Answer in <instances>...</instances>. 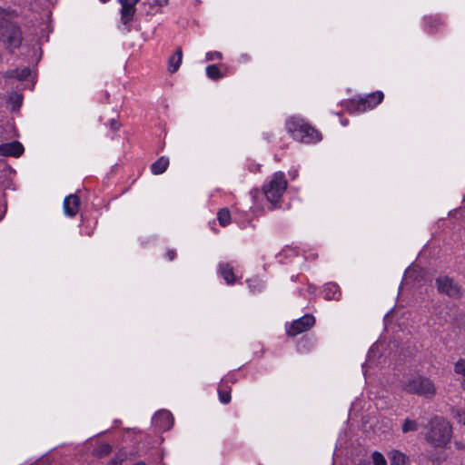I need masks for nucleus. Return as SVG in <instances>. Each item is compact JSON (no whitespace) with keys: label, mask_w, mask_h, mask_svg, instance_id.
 Listing matches in <instances>:
<instances>
[{"label":"nucleus","mask_w":465,"mask_h":465,"mask_svg":"<svg viewBox=\"0 0 465 465\" xmlns=\"http://www.w3.org/2000/svg\"><path fill=\"white\" fill-rule=\"evenodd\" d=\"M401 389L409 394L417 395L425 399H432L437 394L434 381L424 375H413L401 381Z\"/></svg>","instance_id":"f257e3e1"},{"label":"nucleus","mask_w":465,"mask_h":465,"mask_svg":"<svg viewBox=\"0 0 465 465\" xmlns=\"http://www.w3.org/2000/svg\"><path fill=\"white\" fill-rule=\"evenodd\" d=\"M0 41L10 53L19 48L23 41L21 28L5 16L3 9H0Z\"/></svg>","instance_id":"f03ea898"},{"label":"nucleus","mask_w":465,"mask_h":465,"mask_svg":"<svg viewBox=\"0 0 465 465\" xmlns=\"http://www.w3.org/2000/svg\"><path fill=\"white\" fill-rule=\"evenodd\" d=\"M285 126L293 139L299 142L311 143L322 140L321 134L302 118L295 116L290 117L286 121Z\"/></svg>","instance_id":"7ed1b4c3"},{"label":"nucleus","mask_w":465,"mask_h":465,"mask_svg":"<svg viewBox=\"0 0 465 465\" xmlns=\"http://www.w3.org/2000/svg\"><path fill=\"white\" fill-rule=\"evenodd\" d=\"M430 429L426 434V440L435 446H442L448 443L452 435V427L450 422L436 416L430 421Z\"/></svg>","instance_id":"20e7f679"},{"label":"nucleus","mask_w":465,"mask_h":465,"mask_svg":"<svg viewBox=\"0 0 465 465\" xmlns=\"http://www.w3.org/2000/svg\"><path fill=\"white\" fill-rule=\"evenodd\" d=\"M140 0H118L121 4V22L124 25H129L135 15V5ZM169 0H144L143 5H148L150 9L148 12H157L162 6L168 4Z\"/></svg>","instance_id":"39448f33"},{"label":"nucleus","mask_w":465,"mask_h":465,"mask_svg":"<svg viewBox=\"0 0 465 465\" xmlns=\"http://www.w3.org/2000/svg\"><path fill=\"white\" fill-rule=\"evenodd\" d=\"M384 98L381 91L371 93L360 99L350 100L346 103V110L351 114H360L371 110L380 104Z\"/></svg>","instance_id":"423d86ee"},{"label":"nucleus","mask_w":465,"mask_h":465,"mask_svg":"<svg viewBox=\"0 0 465 465\" xmlns=\"http://www.w3.org/2000/svg\"><path fill=\"white\" fill-rule=\"evenodd\" d=\"M287 188V181L282 172H276L271 180L263 185V193L271 203H277Z\"/></svg>","instance_id":"0eeeda50"},{"label":"nucleus","mask_w":465,"mask_h":465,"mask_svg":"<svg viewBox=\"0 0 465 465\" xmlns=\"http://www.w3.org/2000/svg\"><path fill=\"white\" fill-rule=\"evenodd\" d=\"M436 286L439 292L458 299L461 296V288L458 282L449 276H439L436 279Z\"/></svg>","instance_id":"6e6552de"},{"label":"nucleus","mask_w":465,"mask_h":465,"mask_svg":"<svg viewBox=\"0 0 465 465\" xmlns=\"http://www.w3.org/2000/svg\"><path fill=\"white\" fill-rule=\"evenodd\" d=\"M315 324V318L312 314H305L293 321L286 329L289 336H296L310 330Z\"/></svg>","instance_id":"1a4fd4ad"},{"label":"nucleus","mask_w":465,"mask_h":465,"mask_svg":"<svg viewBox=\"0 0 465 465\" xmlns=\"http://www.w3.org/2000/svg\"><path fill=\"white\" fill-rule=\"evenodd\" d=\"M153 422L158 430H168L173 425V417L170 411L163 410L154 414Z\"/></svg>","instance_id":"9d476101"},{"label":"nucleus","mask_w":465,"mask_h":465,"mask_svg":"<svg viewBox=\"0 0 465 465\" xmlns=\"http://www.w3.org/2000/svg\"><path fill=\"white\" fill-rule=\"evenodd\" d=\"M81 201L78 195L70 194L64 200L63 208L66 216L74 217L80 209Z\"/></svg>","instance_id":"9b49d317"},{"label":"nucleus","mask_w":465,"mask_h":465,"mask_svg":"<svg viewBox=\"0 0 465 465\" xmlns=\"http://www.w3.org/2000/svg\"><path fill=\"white\" fill-rule=\"evenodd\" d=\"M24 153V146L21 143L14 141L0 144V155L19 157Z\"/></svg>","instance_id":"f8f14e48"},{"label":"nucleus","mask_w":465,"mask_h":465,"mask_svg":"<svg viewBox=\"0 0 465 465\" xmlns=\"http://www.w3.org/2000/svg\"><path fill=\"white\" fill-rule=\"evenodd\" d=\"M391 465H407L410 458L399 450H391L387 453Z\"/></svg>","instance_id":"ddd939ff"},{"label":"nucleus","mask_w":465,"mask_h":465,"mask_svg":"<svg viewBox=\"0 0 465 465\" xmlns=\"http://www.w3.org/2000/svg\"><path fill=\"white\" fill-rule=\"evenodd\" d=\"M31 74V70L29 67L16 68L14 70L5 71L3 74L5 78H15L17 80H25Z\"/></svg>","instance_id":"4468645a"},{"label":"nucleus","mask_w":465,"mask_h":465,"mask_svg":"<svg viewBox=\"0 0 465 465\" xmlns=\"http://www.w3.org/2000/svg\"><path fill=\"white\" fill-rule=\"evenodd\" d=\"M219 272H220L221 275L223 276V278L224 279V281L228 284H232L235 282L236 279H235V275L233 272V268L230 263H226V262L220 263L219 264Z\"/></svg>","instance_id":"2eb2a0df"},{"label":"nucleus","mask_w":465,"mask_h":465,"mask_svg":"<svg viewBox=\"0 0 465 465\" xmlns=\"http://www.w3.org/2000/svg\"><path fill=\"white\" fill-rule=\"evenodd\" d=\"M323 293H324V298L327 301H331V300L337 301L340 299V297L341 295L339 286L336 283H332V282L327 283L324 286Z\"/></svg>","instance_id":"dca6fc26"},{"label":"nucleus","mask_w":465,"mask_h":465,"mask_svg":"<svg viewBox=\"0 0 465 465\" xmlns=\"http://www.w3.org/2000/svg\"><path fill=\"white\" fill-rule=\"evenodd\" d=\"M169 166V158L165 156H161L157 161H155L151 165V172L155 174L159 175L163 173L167 167Z\"/></svg>","instance_id":"f3484780"},{"label":"nucleus","mask_w":465,"mask_h":465,"mask_svg":"<svg viewBox=\"0 0 465 465\" xmlns=\"http://www.w3.org/2000/svg\"><path fill=\"white\" fill-rule=\"evenodd\" d=\"M183 61V51L182 48L179 47L175 53L169 58V71L170 73H175Z\"/></svg>","instance_id":"a211bd4d"},{"label":"nucleus","mask_w":465,"mask_h":465,"mask_svg":"<svg viewBox=\"0 0 465 465\" xmlns=\"http://www.w3.org/2000/svg\"><path fill=\"white\" fill-rule=\"evenodd\" d=\"M205 72L206 75L213 81H218L223 76L216 64L208 65L205 69Z\"/></svg>","instance_id":"6ab92c4d"},{"label":"nucleus","mask_w":465,"mask_h":465,"mask_svg":"<svg viewBox=\"0 0 465 465\" xmlns=\"http://www.w3.org/2000/svg\"><path fill=\"white\" fill-rule=\"evenodd\" d=\"M217 220L223 227L231 223V213L227 208L221 209L217 213Z\"/></svg>","instance_id":"aec40b11"},{"label":"nucleus","mask_w":465,"mask_h":465,"mask_svg":"<svg viewBox=\"0 0 465 465\" xmlns=\"http://www.w3.org/2000/svg\"><path fill=\"white\" fill-rule=\"evenodd\" d=\"M454 371L462 377L463 381L461 384L462 387L465 388V359H460L454 364Z\"/></svg>","instance_id":"412c9836"},{"label":"nucleus","mask_w":465,"mask_h":465,"mask_svg":"<svg viewBox=\"0 0 465 465\" xmlns=\"http://www.w3.org/2000/svg\"><path fill=\"white\" fill-rule=\"evenodd\" d=\"M402 432L415 431L418 430V422L414 420L406 419L402 424Z\"/></svg>","instance_id":"4be33fe9"},{"label":"nucleus","mask_w":465,"mask_h":465,"mask_svg":"<svg viewBox=\"0 0 465 465\" xmlns=\"http://www.w3.org/2000/svg\"><path fill=\"white\" fill-rule=\"evenodd\" d=\"M219 400L222 403L227 404L231 401V391L223 389L222 386L218 389Z\"/></svg>","instance_id":"5701e85b"},{"label":"nucleus","mask_w":465,"mask_h":465,"mask_svg":"<svg viewBox=\"0 0 465 465\" xmlns=\"http://www.w3.org/2000/svg\"><path fill=\"white\" fill-rule=\"evenodd\" d=\"M371 460L373 465H387V460L384 455L380 451H373L371 453Z\"/></svg>","instance_id":"b1692460"},{"label":"nucleus","mask_w":465,"mask_h":465,"mask_svg":"<svg viewBox=\"0 0 465 465\" xmlns=\"http://www.w3.org/2000/svg\"><path fill=\"white\" fill-rule=\"evenodd\" d=\"M452 413L457 421L465 426V411L460 409L452 410Z\"/></svg>","instance_id":"393cba45"},{"label":"nucleus","mask_w":465,"mask_h":465,"mask_svg":"<svg viewBox=\"0 0 465 465\" xmlns=\"http://www.w3.org/2000/svg\"><path fill=\"white\" fill-rule=\"evenodd\" d=\"M205 58L207 61L221 60L223 58V54L218 51H211L206 53Z\"/></svg>","instance_id":"a878e982"},{"label":"nucleus","mask_w":465,"mask_h":465,"mask_svg":"<svg viewBox=\"0 0 465 465\" xmlns=\"http://www.w3.org/2000/svg\"><path fill=\"white\" fill-rule=\"evenodd\" d=\"M427 25L430 26V27H432L433 25H440V19L437 18V17H429L427 18Z\"/></svg>","instance_id":"bb28decb"},{"label":"nucleus","mask_w":465,"mask_h":465,"mask_svg":"<svg viewBox=\"0 0 465 465\" xmlns=\"http://www.w3.org/2000/svg\"><path fill=\"white\" fill-rule=\"evenodd\" d=\"M122 462H123L122 457H115L114 459L111 460L107 465H122Z\"/></svg>","instance_id":"cd10ccee"},{"label":"nucleus","mask_w":465,"mask_h":465,"mask_svg":"<svg viewBox=\"0 0 465 465\" xmlns=\"http://www.w3.org/2000/svg\"><path fill=\"white\" fill-rule=\"evenodd\" d=\"M166 257L169 261H173L174 260V258L176 257V252L174 250H168L167 252H166Z\"/></svg>","instance_id":"c85d7f7f"},{"label":"nucleus","mask_w":465,"mask_h":465,"mask_svg":"<svg viewBox=\"0 0 465 465\" xmlns=\"http://www.w3.org/2000/svg\"><path fill=\"white\" fill-rule=\"evenodd\" d=\"M22 104V96L19 94L15 95V100L14 102V108H19Z\"/></svg>","instance_id":"c756f323"},{"label":"nucleus","mask_w":465,"mask_h":465,"mask_svg":"<svg viewBox=\"0 0 465 465\" xmlns=\"http://www.w3.org/2000/svg\"><path fill=\"white\" fill-rule=\"evenodd\" d=\"M111 451V446L108 444H104L103 446V453L108 454Z\"/></svg>","instance_id":"7c9ffc66"},{"label":"nucleus","mask_w":465,"mask_h":465,"mask_svg":"<svg viewBox=\"0 0 465 465\" xmlns=\"http://www.w3.org/2000/svg\"><path fill=\"white\" fill-rule=\"evenodd\" d=\"M454 445L458 450H463L465 447L461 441H455Z\"/></svg>","instance_id":"2f4dec72"},{"label":"nucleus","mask_w":465,"mask_h":465,"mask_svg":"<svg viewBox=\"0 0 465 465\" xmlns=\"http://www.w3.org/2000/svg\"><path fill=\"white\" fill-rule=\"evenodd\" d=\"M341 124H342L343 126H346V125H348L349 121H348L347 119H346V120H341Z\"/></svg>","instance_id":"473e14b6"},{"label":"nucleus","mask_w":465,"mask_h":465,"mask_svg":"<svg viewBox=\"0 0 465 465\" xmlns=\"http://www.w3.org/2000/svg\"><path fill=\"white\" fill-rule=\"evenodd\" d=\"M134 465H146L145 462L143 461H139V462H136L135 464Z\"/></svg>","instance_id":"72a5a7b5"},{"label":"nucleus","mask_w":465,"mask_h":465,"mask_svg":"<svg viewBox=\"0 0 465 465\" xmlns=\"http://www.w3.org/2000/svg\"><path fill=\"white\" fill-rule=\"evenodd\" d=\"M358 465H369V464L366 462H360Z\"/></svg>","instance_id":"f704fd0d"},{"label":"nucleus","mask_w":465,"mask_h":465,"mask_svg":"<svg viewBox=\"0 0 465 465\" xmlns=\"http://www.w3.org/2000/svg\"><path fill=\"white\" fill-rule=\"evenodd\" d=\"M411 271H410V272H407V274H406V277H410V276H411Z\"/></svg>","instance_id":"c9c22d12"},{"label":"nucleus","mask_w":465,"mask_h":465,"mask_svg":"<svg viewBox=\"0 0 465 465\" xmlns=\"http://www.w3.org/2000/svg\"><path fill=\"white\" fill-rule=\"evenodd\" d=\"M102 3H107L109 0H99Z\"/></svg>","instance_id":"e433bc0d"}]
</instances>
